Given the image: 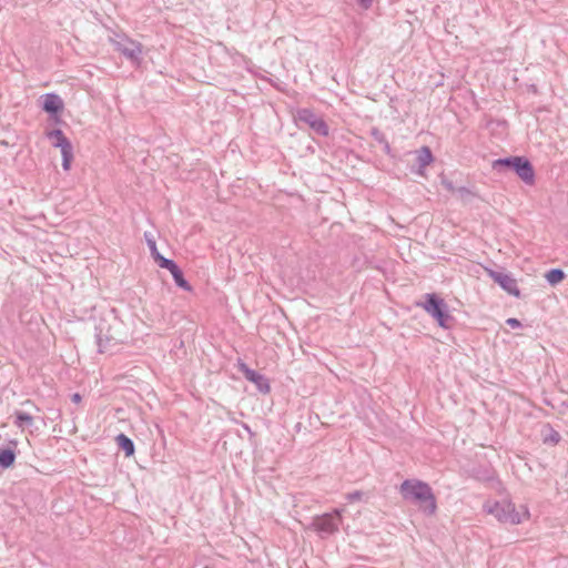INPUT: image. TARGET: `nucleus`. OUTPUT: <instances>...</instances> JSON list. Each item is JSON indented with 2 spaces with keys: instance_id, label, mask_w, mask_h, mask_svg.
Wrapping results in <instances>:
<instances>
[{
  "instance_id": "nucleus-14",
  "label": "nucleus",
  "mask_w": 568,
  "mask_h": 568,
  "mask_svg": "<svg viewBox=\"0 0 568 568\" xmlns=\"http://www.w3.org/2000/svg\"><path fill=\"white\" fill-rule=\"evenodd\" d=\"M47 138L51 141L54 148L62 149L64 146L72 144L71 141L64 135L61 129H53L47 132Z\"/></svg>"
},
{
  "instance_id": "nucleus-16",
  "label": "nucleus",
  "mask_w": 568,
  "mask_h": 568,
  "mask_svg": "<svg viewBox=\"0 0 568 568\" xmlns=\"http://www.w3.org/2000/svg\"><path fill=\"white\" fill-rule=\"evenodd\" d=\"M434 160L433 153L428 146H423L417 152V164H418V173H422V170L425 169L427 165H429Z\"/></svg>"
},
{
  "instance_id": "nucleus-11",
  "label": "nucleus",
  "mask_w": 568,
  "mask_h": 568,
  "mask_svg": "<svg viewBox=\"0 0 568 568\" xmlns=\"http://www.w3.org/2000/svg\"><path fill=\"white\" fill-rule=\"evenodd\" d=\"M162 263L164 265V268L170 271V273L172 274L174 283L178 287H180L186 292L192 291V286L185 280L182 270L179 267V265L174 261H163Z\"/></svg>"
},
{
  "instance_id": "nucleus-29",
  "label": "nucleus",
  "mask_w": 568,
  "mask_h": 568,
  "mask_svg": "<svg viewBox=\"0 0 568 568\" xmlns=\"http://www.w3.org/2000/svg\"><path fill=\"white\" fill-rule=\"evenodd\" d=\"M551 439H554L555 442H558V439H559V434H558V433H556V434H555V436H551Z\"/></svg>"
},
{
  "instance_id": "nucleus-27",
  "label": "nucleus",
  "mask_w": 568,
  "mask_h": 568,
  "mask_svg": "<svg viewBox=\"0 0 568 568\" xmlns=\"http://www.w3.org/2000/svg\"><path fill=\"white\" fill-rule=\"evenodd\" d=\"M358 4L364 9H369L374 2V0H357Z\"/></svg>"
},
{
  "instance_id": "nucleus-23",
  "label": "nucleus",
  "mask_w": 568,
  "mask_h": 568,
  "mask_svg": "<svg viewBox=\"0 0 568 568\" xmlns=\"http://www.w3.org/2000/svg\"><path fill=\"white\" fill-rule=\"evenodd\" d=\"M507 325H509L511 328H518L521 327V323L519 320L510 317L506 321Z\"/></svg>"
},
{
  "instance_id": "nucleus-22",
  "label": "nucleus",
  "mask_w": 568,
  "mask_h": 568,
  "mask_svg": "<svg viewBox=\"0 0 568 568\" xmlns=\"http://www.w3.org/2000/svg\"><path fill=\"white\" fill-rule=\"evenodd\" d=\"M364 493L361 490H355L346 494L345 498L348 503H355L362 499Z\"/></svg>"
},
{
  "instance_id": "nucleus-17",
  "label": "nucleus",
  "mask_w": 568,
  "mask_h": 568,
  "mask_svg": "<svg viewBox=\"0 0 568 568\" xmlns=\"http://www.w3.org/2000/svg\"><path fill=\"white\" fill-rule=\"evenodd\" d=\"M16 460V452L10 448H0V467L9 468L14 464Z\"/></svg>"
},
{
  "instance_id": "nucleus-25",
  "label": "nucleus",
  "mask_w": 568,
  "mask_h": 568,
  "mask_svg": "<svg viewBox=\"0 0 568 568\" xmlns=\"http://www.w3.org/2000/svg\"><path fill=\"white\" fill-rule=\"evenodd\" d=\"M456 192L462 196V197H466L468 195L471 194V192L469 191V189L465 187V186H460L456 190Z\"/></svg>"
},
{
  "instance_id": "nucleus-18",
  "label": "nucleus",
  "mask_w": 568,
  "mask_h": 568,
  "mask_svg": "<svg viewBox=\"0 0 568 568\" xmlns=\"http://www.w3.org/2000/svg\"><path fill=\"white\" fill-rule=\"evenodd\" d=\"M14 425L19 428L30 427L33 424V417L24 412L17 410L14 413Z\"/></svg>"
},
{
  "instance_id": "nucleus-21",
  "label": "nucleus",
  "mask_w": 568,
  "mask_h": 568,
  "mask_svg": "<svg viewBox=\"0 0 568 568\" xmlns=\"http://www.w3.org/2000/svg\"><path fill=\"white\" fill-rule=\"evenodd\" d=\"M371 133V136L376 141L378 142L379 144H382L386 139L385 134L376 126H373L369 131Z\"/></svg>"
},
{
  "instance_id": "nucleus-26",
  "label": "nucleus",
  "mask_w": 568,
  "mask_h": 568,
  "mask_svg": "<svg viewBox=\"0 0 568 568\" xmlns=\"http://www.w3.org/2000/svg\"><path fill=\"white\" fill-rule=\"evenodd\" d=\"M381 145L383 146V151L385 152V154L390 156L393 155L390 144L387 140H385Z\"/></svg>"
},
{
  "instance_id": "nucleus-24",
  "label": "nucleus",
  "mask_w": 568,
  "mask_h": 568,
  "mask_svg": "<svg viewBox=\"0 0 568 568\" xmlns=\"http://www.w3.org/2000/svg\"><path fill=\"white\" fill-rule=\"evenodd\" d=\"M442 184L444 185V187L450 192H455L457 189H455L454 186V183L452 181H448V180H443L442 181Z\"/></svg>"
},
{
  "instance_id": "nucleus-15",
  "label": "nucleus",
  "mask_w": 568,
  "mask_h": 568,
  "mask_svg": "<svg viewBox=\"0 0 568 568\" xmlns=\"http://www.w3.org/2000/svg\"><path fill=\"white\" fill-rule=\"evenodd\" d=\"M115 442L119 446L120 449H122L125 454L126 457H130L134 454V450H135V446H134V443L133 440L128 437L126 435L124 434H119L116 437H115Z\"/></svg>"
},
{
  "instance_id": "nucleus-20",
  "label": "nucleus",
  "mask_w": 568,
  "mask_h": 568,
  "mask_svg": "<svg viewBox=\"0 0 568 568\" xmlns=\"http://www.w3.org/2000/svg\"><path fill=\"white\" fill-rule=\"evenodd\" d=\"M62 155V168L64 171H69L71 168V162L73 160V145L70 144L60 149Z\"/></svg>"
},
{
  "instance_id": "nucleus-1",
  "label": "nucleus",
  "mask_w": 568,
  "mask_h": 568,
  "mask_svg": "<svg viewBox=\"0 0 568 568\" xmlns=\"http://www.w3.org/2000/svg\"><path fill=\"white\" fill-rule=\"evenodd\" d=\"M399 494L404 500L410 501L419 507L427 516L437 510L436 497L432 487L419 479H405L399 486Z\"/></svg>"
},
{
  "instance_id": "nucleus-5",
  "label": "nucleus",
  "mask_w": 568,
  "mask_h": 568,
  "mask_svg": "<svg viewBox=\"0 0 568 568\" xmlns=\"http://www.w3.org/2000/svg\"><path fill=\"white\" fill-rule=\"evenodd\" d=\"M417 307H422L428 313L437 324L443 328H448L454 320L449 314L448 305L436 293H426L423 302H416Z\"/></svg>"
},
{
  "instance_id": "nucleus-28",
  "label": "nucleus",
  "mask_w": 568,
  "mask_h": 568,
  "mask_svg": "<svg viewBox=\"0 0 568 568\" xmlns=\"http://www.w3.org/2000/svg\"><path fill=\"white\" fill-rule=\"evenodd\" d=\"M72 400H73L74 403H79V402L81 400V396H80V394H78V393L73 394V395H72Z\"/></svg>"
},
{
  "instance_id": "nucleus-2",
  "label": "nucleus",
  "mask_w": 568,
  "mask_h": 568,
  "mask_svg": "<svg viewBox=\"0 0 568 568\" xmlns=\"http://www.w3.org/2000/svg\"><path fill=\"white\" fill-rule=\"evenodd\" d=\"M94 331L98 351L101 354L109 352L112 346L123 343L125 338L122 333V323L112 314L100 317Z\"/></svg>"
},
{
  "instance_id": "nucleus-19",
  "label": "nucleus",
  "mask_w": 568,
  "mask_h": 568,
  "mask_svg": "<svg viewBox=\"0 0 568 568\" xmlns=\"http://www.w3.org/2000/svg\"><path fill=\"white\" fill-rule=\"evenodd\" d=\"M565 272L561 268H551L545 274L547 282L555 286L565 280Z\"/></svg>"
},
{
  "instance_id": "nucleus-3",
  "label": "nucleus",
  "mask_w": 568,
  "mask_h": 568,
  "mask_svg": "<svg viewBox=\"0 0 568 568\" xmlns=\"http://www.w3.org/2000/svg\"><path fill=\"white\" fill-rule=\"evenodd\" d=\"M493 170L498 173L506 171L515 172L527 185H534L536 181L535 170L531 162L525 156H508L497 159L493 162Z\"/></svg>"
},
{
  "instance_id": "nucleus-6",
  "label": "nucleus",
  "mask_w": 568,
  "mask_h": 568,
  "mask_svg": "<svg viewBox=\"0 0 568 568\" xmlns=\"http://www.w3.org/2000/svg\"><path fill=\"white\" fill-rule=\"evenodd\" d=\"M343 508H335L331 513L316 515L313 517L308 528L317 532L318 537L326 539L338 532L343 523Z\"/></svg>"
},
{
  "instance_id": "nucleus-10",
  "label": "nucleus",
  "mask_w": 568,
  "mask_h": 568,
  "mask_svg": "<svg viewBox=\"0 0 568 568\" xmlns=\"http://www.w3.org/2000/svg\"><path fill=\"white\" fill-rule=\"evenodd\" d=\"M489 277L497 283L504 291H506L508 294L519 297L520 291L517 286L516 280L507 273L504 272H497L490 268H486Z\"/></svg>"
},
{
  "instance_id": "nucleus-12",
  "label": "nucleus",
  "mask_w": 568,
  "mask_h": 568,
  "mask_svg": "<svg viewBox=\"0 0 568 568\" xmlns=\"http://www.w3.org/2000/svg\"><path fill=\"white\" fill-rule=\"evenodd\" d=\"M42 98V110L50 115H58L63 110L64 103L60 95L55 93H47Z\"/></svg>"
},
{
  "instance_id": "nucleus-13",
  "label": "nucleus",
  "mask_w": 568,
  "mask_h": 568,
  "mask_svg": "<svg viewBox=\"0 0 568 568\" xmlns=\"http://www.w3.org/2000/svg\"><path fill=\"white\" fill-rule=\"evenodd\" d=\"M144 237H145L146 244L150 248L152 257L154 258V261L158 263V265L161 268H164V265L162 262L163 261H172V260L166 258L163 255H161V252L158 251L155 239L151 233L145 232Z\"/></svg>"
},
{
  "instance_id": "nucleus-4",
  "label": "nucleus",
  "mask_w": 568,
  "mask_h": 568,
  "mask_svg": "<svg viewBox=\"0 0 568 568\" xmlns=\"http://www.w3.org/2000/svg\"><path fill=\"white\" fill-rule=\"evenodd\" d=\"M523 513L516 509V506L510 500H499L494 503H486L484 505L485 511L493 515L499 523L506 525H518L524 519L529 517V511L525 506H521Z\"/></svg>"
},
{
  "instance_id": "nucleus-9",
  "label": "nucleus",
  "mask_w": 568,
  "mask_h": 568,
  "mask_svg": "<svg viewBox=\"0 0 568 568\" xmlns=\"http://www.w3.org/2000/svg\"><path fill=\"white\" fill-rule=\"evenodd\" d=\"M237 367H239V371L244 375V377L248 382L253 383L262 394H268L271 392L270 382L264 375L250 368L241 359H239V362H237Z\"/></svg>"
},
{
  "instance_id": "nucleus-8",
  "label": "nucleus",
  "mask_w": 568,
  "mask_h": 568,
  "mask_svg": "<svg viewBox=\"0 0 568 568\" xmlns=\"http://www.w3.org/2000/svg\"><path fill=\"white\" fill-rule=\"evenodd\" d=\"M114 48L126 59L134 63H140L142 54V44L128 37H121L114 41Z\"/></svg>"
},
{
  "instance_id": "nucleus-7",
  "label": "nucleus",
  "mask_w": 568,
  "mask_h": 568,
  "mask_svg": "<svg viewBox=\"0 0 568 568\" xmlns=\"http://www.w3.org/2000/svg\"><path fill=\"white\" fill-rule=\"evenodd\" d=\"M297 120L307 124L316 134L321 136H327L329 133L327 123L311 109H300L297 111Z\"/></svg>"
}]
</instances>
